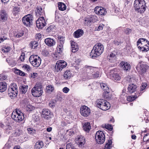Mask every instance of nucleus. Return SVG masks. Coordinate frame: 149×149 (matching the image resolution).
Listing matches in <instances>:
<instances>
[{
	"label": "nucleus",
	"instance_id": "c756f323",
	"mask_svg": "<svg viewBox=\"0 0 149 149\" xmlns=\"http://www.w3.org/2000/svg\"><path fill=\"white\" fill-rule=\"evenodd\" d=\"M28 86L27 85H22L20 86V91L22 94H24L26 93L28 90Z\"/></svg>",
	"mask_w": 149,
	"mask_h": 149
},
{
	"label": "nucleus",
	"instance_id": "5fc2aeb1",
	"mask_svg": "<svg viewBox=\"0 0 149 149\" xmlns=\"http://www.w3.org/2000/svg\"><path fill=\"white\" fill-rule=\"evenodd\" d=\"M28 132L30 134H33L36 132V130L31 128H29L27 129Z\"/></svg>",
	"mask_w": 149,
	"mask_h": 149
},
{
	"label": "nucleus",
	"instance_id": "774afa93",
	"mask_svg": "<svg viewBox=\"0 0 149 149\" xmlns=\"http://www.w3.org/2000/svg\"><path fill=\"white\" fill-rule=\"evenodd\" d=\"M1 80H5L7 77V76L6 75H4L2 74L1 75Z\"/></svg>",
	"mask_w": 149,
	"mask_h": 149
},
{
	"label": "nucleus",
	"instance_id": "cd10ccee",
	"mask_svg": "<svg viewBox=\"0 0 149 149\" xmlns=\"http://www.w3.org/2000/svg\"><path fill=\"white\" fill-rule=\"evenodd\" d=\"M83 127L84 130L87 132H88L91 129L90 124L89 122L85 123Z\"/></svg>",
	"mask_w": 149,
	"mask_h": 149
},
{
	"label": "nucleus",
	"instance_id": "f8f14e48",
	"mask_svg": "<svg viewBox=\"0 0 149 149\" xmlns=\"http://www.w3.org/2000/svg\"><path fill=\"white\" fill-rule=\"evenodd\" d=\"M138 68L139 69V71L142 73H145L149 68V66L146 63L143 62H139Z\"/></svg>",
	"mask_w": 149,
	"mask_h": 149
},
{
	"label": "nucleus",
	"instance_id": "e433bc0d",
	"mask_svg": "<svg viewBox=\"0 0 149 149\" xmlns=\"http://www.w3.org/2000/svg\"><path fill=\"white\" fill-rule=\"evenodd\" d=\"M142 51L146 52L149 50V42L147 44L143 45V47H142L139 49Z\"/></svg>",
	"mask_w": 149,
	"mask_h": 149
},
{
	"label": "nucleus",
	"instance_id": "a19ab883",
	"mask_svg": "<svg viewBox=\"0 0 149 149\" xmlns=\"http://www.w3.org/2000/svg\"><path fill=\"white\" fill-rule=\"evenodd\" d=\"M20 9L19 7L15 6L13 8V13L15 16L19 12Z\"/></svg>",
	"mask_w": 149,
	"mask_h": 149
},
{
	"label": "nucleus",
	"instance_id": "72a5a7b5",
	"mask_svg": "<svg viewBox=\"0 0 149 149\" xmlns=\"http://www.w3.org/2000/svg\"><path fill=\"white\" fill-rule=\"evenodd\" d=\"M58 8L61 11H64L66 10V6L63 3L59 2L58 3Z\"/></svg>",
	"mask_w": 149,
	"mask_h": 149
},
{
	"label": "nucleus",
	"instance_id": "f704fd0d",
	"mask_svg": "<svg viewBox=\"0 0 149 149\" xmlns=\"http://www.w3.org/2000/svg\"><path fill=\"white\" fill-rule=\"evenodd\" d=\"M17 88V86L16 84L15 83H13L10 84L8 90H10V91H12V90L18 91Z\"/></svg>",
	"mask_w": 149,
	"mask_h": 149
},
{
	"label": "nucleus",
	"instance_id": "c9c22d12",
	"mask_svg": "<svg viewBox=\"0 0 149 149\" xmlns=\"http://www.w3.org/2000/svg\"><path fill=\"white\" fill-rule=\"evenodd\" d=\"M57 52L59 54H61L63 50V45L61 44H58V46L57 47Z\"/></svg>",
	"mask_w": 149,
	"mask_h": 149
},
{
	"label": "nucleus",
	"instance_id": "2f4dec72",
	"mask_svg": "<svg viewBox=\"0 0 149 149\" xmlns=\"http://www.w3.org/2000/svg\"><path fill=\"white\" fill-rule=\"evenodd\" d=\"M44 143L42 141H39L37 142L35 146V149H40L44 146Z\"/></svg>",
	"mask_w": 149,
	"mask_h": 149
},
{
	"label": "nucleus",
	"instance_id": "052dcab7",
	"mask_svg": "<svg viewBox=\"0 0 149 149\" xmlns=\"http://www.w3.org/2000/svg\"><path fill=\"white\" fill-rule=\"evenodd\" d=\"M66 149H74V148L72 147V144L71 143L67 144L66 146Z\"/></svg>",
	"mask_w": 149,
	"mask_h": 149
},
{
	"label": "nucleus",
	"instance_id": "6e6d98bb",
	"mask_svg": "<svg viewBox=\"0 0 149 149\" xmlns=\"http://www.w3.org/2000/svg\"><path fill=\"white\" fill-rule=\"evenodd\" d=\"M147 86V84L146 83H144L142 84V85L140 87L141 89L140 90L143 91L144 90L146 86Z\"/></svg>",
	"mask_w": 149,
	"mask_h": 149
},
{
	"label": "nucleus",
	"instance_id": "b1692460",
	"mask_svg": "<svg viewBox=\"0 0 149 149\" xmlns=\"http://www.w3.org/2000/svg\"><path fill=\"white\" fill-rule=\"evenodd\" d=\"M18 92L17 90H12L10 91V90H8V95L11 98H14L16 97L17 95Z\"/></svg>",
	"mask_w": 149,
	"mask_h": 149
},
{
	"label": "nucleus",
	"instance_id": "69168bd1",
	"mask_svg": "<svg viewBox=\"0 0 149 149\" xmlns=\"http://www.w3.org/2000/svg\"><path fill=\"white\" fill-rule=\"evenodd\" d=\"M124 31L126 34H128L131 32V30L130 29L127 28L125 29Z\"/></svg>",
	"mask_w": 149,
	"mask_h": 149
},
{
	"label": "nucleus",
	"instance_id": "dca6fc26",
	"mask_svg": "<svg viewBox=\"0 0 149 149\" xmlns=\"http://www.w3.org/2000/svg\"><path fill=\"white\" fill-rule=\"evenodd\" d=\"M75 141L79 146H82L85 143V138L81 135L77 136L75 139Z\"/></svg>",
	"mask_w": 149,
	"mask_h": 149
},
{
	"label": "nucleus",
	"instance_id": "4d7b16f0",
	"mask_svg": "<svg viewBox=\"0 0 149 149\" xmlns=\"http://www.w3.org/2000/svg\"><path fill=\"white\" fill-rule=\"evenodd\" d=\"M59 42H58V44H62L63 45L65 40L64 38L63 37H61L59 38Z\"/></svg>",
	"mask_w": 149,
	"mask_h": 149
},
{
	"label": "nucleus",
	"instance_id": "0eeeda50",
	"mask_svg": "<svg viewBox=\"0 0 149 149\" xmlns=\"http://www.w3.org/2000/svg\"><path fill=\"white\" fill-rule=\"evenodd\" d=\"M29 61L31 64L35 67L39 66L41 62L40 57L36 55H31L29 57Z\"/></svg>",
	"mask_w": 149,
	"mask_h": 149
},
{
	"label": "nucleus",
	"instance_id": "8fccbe9b",
	"mask_svg": "<svg viewBox=\"0 0 149 149\" xmlns=\"http://www.w3.org/2000/svg\"><path fill=\"white\" fill-rule=\"evenodd\" d=\"M91 22V20L90 19V16L87 17L84 20V23L85 24H88Z\"/></svg>",
	"mask_w": 149,
	"mask_h": 149
},
{
	"label": "nucleus",
	"instance_id": "4468645a",
	"mask_svg": "<svg viewBox=\"0 0 149 149\" xmlns=\"http://www.w3.org/2000/svg\"><path fill=\"white\" fill-rule=\"evenodd\" d=\"M94 12L98 15H104L107 13L105 9L102 7L97 6L94 9Z\"/></svg>",
	"mask_w": 149,
	"mask_h": 149
},
{
	"label": "nucleus",
	"instance_id": "79ce46f5",
	"mask_svg": "<svg viewBox=\"0 0 149 149\" xmlns=\"http://www.w3.org/2000/svg\"><path fill=\"white\" fill-rule=\"evenodd\" d=\"M2 52L3 53L8 52L10 50V47H9L6 46L2 48Z\"/></svg>",
	"mask_w": 149,
	"mask_h": 149
},
{
	"label": "nucleus",
	"instance_id": "20e7f679",
	"mask_svg": "<svg viewBox=\"0 0 149 149\" xmlns=\"http://www.w3.org/2000/svg\"><path fill=\"white\" fill-rule=\"evenodd\" d=\"M11 117L16 122L18 123L22 121L24 118L23 113L17 109H15L12 113Z\"/></svg>",
	"mask_w": 149,
	"mask_h": 149
},
{
	"label": "nucleus",
	"instance_id": "13d9d810",
	"mask_svg": "<svg viewBox=\"0 0 149 149\" xmlns=\"http://www.w3.org/2000/svg\"><path fill=\"white\" fill-rule=\"evenodd\" d=\"M22 68L26 70L27 71H29L30 69V66L27 64H25L22 66Z\"/></svg>",
	"mask_w": 149,
	"mask_h": 149
},
{
	"label": "nucleus",
	"instance_id": "f03ea898",
	"mask_svg": "<svg viewBox=\"0 0 149 149\" xmlns=\"http://www.w3.org/2000/svg\"><path fill=\"white\" fill-rule=\"evenodd\" d=\"M86 70L90 78H97L101 76L100 70L98 68L88 66L86 68Z\"/></svg>",
	"mask_w": 149,
	"mask_h": 149
},
{
	"label": "nucleus",
	"instance_id": "7c9ffc66",
	"mask_svg": "<svg viewBox=\"0 0 149 149\" xmlns=\"http://www.w3.org/2000/svg\"><path fill=\"white\" fill-rule=\"evenodd\" d=\"M111 89H109L104 91L103 95L105 99H109L111 97V93H110Z\"/></svg>",
	"mask_w": 149,
	"mask_h": 149
},
{
	"label": "nucleus",
	"instance_id": "a878e982",
	"mask_svg": "<svg viewBox=\"0 0 149 149\" xmlns=\"http://www.w3.org/2000/svg\"><path fill=\"white\" fill-rule=\"evenodd\" d=\"M72 51L73 52L75 53L77 52L79 49V47L77 44L74 41H72L71 42Z\"/></svg>",
	"mask_w": 149,
	"mask_h": 149
},
{
	"label": "nucleus",
	"instance_id": "2eb2a0df",
	"mask_svg": "<svg viewBox=\"0 0 149 149\" xmlns=\"http://www.w3.org/2000/svg\"><path fill=\"white\" fill-rule=\"evenodd\" d=\"M46 24L45 20L43 17H40L36 21V26L38 28H42Z\"/></svg>",
	"mask_w": 149,
	"mask_h": 149
},
{
	"label": "nucleus",
	"instance_id": "58836bf2",
	"mask_svg": "<svg viewBox=\"0 0 149 149\" xmlns=\"http://www.w3.org/2000/svg\"><path fill=\"white\" fill-rule=\"evenodd\" d=\"M100 84L101 87L104 91L110 89L106 84L103 83H101Z\"/></svg>",
	"mask_w": 149,
	"mask_h": 149
},
{
	"label": "nucleus",
	"instance_id": "9b49d317",
	"mask_svg": "<svg viewBox=\"0 0 149 149\" xmlns=\"http://www.w3.org/2000/svg\"><path fill=\"white\" fill-rule=\"evenodd\" d=\"M108 77L113 80L116 82H118L120 81L121 77L119 74L111 70L110 72L107 74Z\"/></svg>",
	"mask_w": 149,
	"mask_h": 149
},
{
	"label": "nucleus",
	"instance_id": "680f3d73",
	"mask_svg": "<svg viewBox=\"0 0 149 149\" xmlns=\"http://www.w3.org/2000/svg\"><path fill=\"white\" fill-rule=\"evenodd\" d=\"M42 54L45 56H48L49 55V52L47 50H44L42 51Z\"/></svg>",
	"mask_w": 149,
	"mask_h": 149
},
{
	"label": "nucleus",
	"instance_id": "4be33fe9",
	"mask_svg": "<svg viewBox=\"0 0 149 149\" xmlns=\"http://www.w3.org/2000/svg\"><path fill=\"white\" fill-rule=\"evenodd\" d=\"M8 17V15L4 10H2L1 12V21L3 22L6 21Z\"/></svg>",
	"mask_w": 149,
	"mask_h": 149
},
{
	"label": "nucleus",
	"instance_id": "de8ad7c7",
	"mask_svg": "<svg viewBox=\"0 0 149 149\" xmlns=\"http://www.w3.org/2000/svg\"><path fill=\"white\" fill-rule=\"evenodd\" d=\"M144 142H147L149 141V133H147L145 135L143 138Z\"/></svg>",
	"mask_w": 149,
	"mask_h": 149
},
{
	"label": "nucleus",
	"instance_id": "412c9836",
	"mask_svg": "<svg viewBox=\"0 0 149 149\" xmlns=\"http://www.w3.org/2000/svg\"><path fill=\"white\" fill-rule=\"evenodd\" d=\"M116 56L113 52L109 53L107 56V59L111 62H114L116 61Z\"/></svg>",
	"mask_w": 149,
	"mask_h": 149
},
{
	"label": "nucleus",
	"instance_id": "ddd939ff",
	"mask_svg": "<svg viewBox=\"0 0 149 149\" xmlns=\"http://www.w3.org/2000/svg\"><path fill=\"white\" fill-rule=\"evenodd\" d=\"M91 112L90 109L86 106H82L80 109V112L81 115L85 117L88 116Z\"/></svg>",
	"mask_w": 149,
	"mask_h": 149
},
{
	"label": "nucleus",
	"instance_id": "1a4fd4ad",
	"mask_svg": "<svg viewBox=\"0 0 149 149\" xmlns=\"http://www.w3.org/2000/svg\"><path fill=\"white\" fill-rule=\"evenodd\" d=\"M67 64L63 60H60L57 61L55 67V72H58L61 71L63 68L66 67Z\"/></svg>",
	"mask_w": 149,
	"mask_h": 149
},
{
	"label": "nucleus",
	"instance_id": "603ef678",
	"mask_svg": "<svg viewBox=\"0 0 149 149\" xmlns=\"http://www.w3.org/2000/svg\"><path fill=\"white\" fill-rule=\"evenodd\" d=\"M25 58V54L24 53H22L19 57V60L22 62L24 61Z\"/></svg>",
	"mask_w": 149,
	"mask_h": 149
},
{
	"label": "nucleus",
	"instance_id": "864d4df0",
	"mask_svg": "<svg viewBox=\"0 0 149 149\" xmlns=\"http://www.w3.org/2000/svg\"><path fill=\"white\" fill-rule=\"evenodd\" d=\"M104 25L102 24H100L97 28L96 27L95 30V31H100L102 30L103 28Z\"/></svg>",
	"mask_w": 149,
	"mask_h": 149
},
{
	"label": "nucleus",
	"instance_id": "a211bd4d",
	"mask_svg": "<svg viewBox=\"0 0 149 149\" xmlns=\"http://www.w3.org/2000/svg\"><path fill=\"white\" fill-rule=\"evenodd\" d=\"M41 116L42 117L45 119L50 118L51 114L50 111L49 110L46 109H43Z\"/></svg>",
	"mask_w": 149,
	"mask_h": 149
},
{
	"label": "nucleus",
	"instance_id": "6e6552de",
	"mask_svg": "<svg viewBox=\"0 0 149 149\" xmlns=\"http://www.w3.org/2000/svg\"><path fill=\"white\" fill-rule=\"evenodd\" d=\"M95 139L98 143L102 144L105 140V135L103 132L101 131H97L95 135Z\"/></svg>",
	"mask_w": 149,
	"mask_h": 149
},
{
	"label": "nucleus",
	"instance_id": "ea45409f",
	"mask_svg": "<svg viewBox=\"0 0 149 149\" xmlns=\"http://www.w3.org/2000/svg\"><path fill=\"white\" fill-rule=\"evenodd\" d=\"M35 108L32 105L30 104H28L26 105V110L28 112H30L34 110Z\"/></svg>",
	"mask_w": 149,
	"mask_h": 149
},
{
	"label": "nucleus",
	"instance_id": "37998d69",
	"mask_svg": "<svg viewBox=\"0 0 149 149\" xmlns=\"http://www.w3.org/2000/svg\"><path fill=\"white\" fill-rule=\"evenodd\" d=\"M54 89V88L53 86L49 85L47 86L46 90L48 93H50L53 91Z\"/></svg>",
	"mask_w": 149,
	"mask_h": 149
},
{
	"label": "nucleus",
	"instance_id": "393cba45",
	"mask_svg": "<svg viewBox=\"0 0 149 149\" xmlns=\"http://www.w3.org/2000/svg\"><path fill=\"white\" fill-rule=\"evenodd\" d=\"M137 86L133 84H130L128 87V90L129 92L130 93H132L135 92L136 90Z\"/></svg>",
	"mask_w": 149,
	"mask_h": 149
},
{
	"label": "nucleus",
	"instance_id": "39448f33",
	"mask_svg": "<svg viewBox=\"0 0 149 149\" xmlns=\"http://www.w3.org/2000/svg\"><path fill=\"white\" fill-rule=\"evenodd\" d=\"M96 104L97 107L103 110H107L110 107L109 103L103 99L97 100L96 102Z\"/></svg>",
	"mask_w": 149,
	"mask_h": 149
},
{
	"label": "nucleus",
	"instance_id": "49530a36",
	"mask_svg": "<svg viewBox=\"0 0 149 149\" xmlns=\"http://www.w3.org/2000/svg\"><path fill=\"white\" fill-rule=\"evenodd\" d=\"M22 133V130H15V135L16 136H18L21 135Z\"/></svg>",
	"mask_w": 149,
	"mask_h": 149
},
{
	"label": "nucleus",
	"instance_id": "c85d7f7f",
	"mask_svg": "<svg viewBox=\"0 0 149 149\" xmlns=\"http://www.w3.org/2000/svg\"><path fill=\"white\" fill-rule=\"evenodd\" d=\"M36 13L37 15H43L44 14V10L40 6H38L37 7Z\"/></svg>",
	"mask_w": 149,
	"mask_h": 149
},
{
	"label": "nucleus",
	"instance_id": "5701e85b",
	"mask_svg": "<svg viewBox=\"0 0 149 149\" xmlns=\"http://www.w3.org/2000/svg\"><path fill=\"white\" fill-rule=\"evenodd\" d=\"M72 76V74L70 70H67L65 71L63 75V78L65 79H69Z\"/></svg>",
	"mask_w": 149,
	"mask_h": 149
},
{
	"label": "nucleus",
	"instance_id": "c03bdc74",
	"mask_svg": "<svg viewBox=\"0 0 149 149\" xmlns=\"http://www.w3.org/2000/svg\"><path fill=\"white\" fill-rule=\"evenodd\" d=\"M38 42L36 41H31L30 45V47L32 49H35L38 46Z\"/></svg>",
	"mask_w": 149,
	"mask_h": 149
},
{
	"label": "nucleus",
	"instance_id": "0e129e2a",
	"mask_svg": "<svg viewBox=\"0 0 149 149\" xmlns=\"http://www.w3.org/2000/svg\"><path fill=\"white\" fill-rule=\"evenodd\" d=\"M49 107L51 108H53L55 107V103L53 101H50L49 104Z\"/></svg>",
	"mask_w": 149,
	"mask_h": 149
},
{
	"label": "nucleus",
	"instance_id": "aec40b11",
	"mask_svg": "<svg viewBox=\"0 0 149 149\" xmlns=\"http://www.w3.org/2000/svg\"><path fill=\"white\" fill-rule=\"evenodd\" d=\"M45 42L46 44L49 46H53L55 44V41L52 39L48 38L45 40Z\"/></svg>",
	"mask_w": 149,
	"mask_h": 149
},
{
	"label": "nucleus",
	"instance_id": "9d476101",
	"mask_svg": "<svg viewBox=\"0 0 149 149\" xmlns=\"http://www.w3.org/2000/svg\"><path fill=\"white\" fill-rule=\"evenodd\" d=\"M33 16L31 14H28L22 18V22L26 26H29L32 24Z\"/></svg>",
	"mask_w": 149,
	"mask_h": 149
},
{
	"label": "nucleus",
	"instance_id": "f257e3e1",
	"mask_svg": "<svg viewBox=\"0 0 149 149\" xmlns=\"http://www.w3.org/2000/svg\"><path fill=\"white\" fill-rule=\"evenodd\" d=\"M104 50L103 45L100 43H98L93 47L90 53V56L93 58H95L100 56L103 53Z\"/></svg>",
	"mask_w": 149,
	"mask_h": 149
},
{
	"label": "nucleus",
	"instance_id": "bf43d9fd",
	"mask_svg": "<svg viewBox=\"0 0 149 149\" xmlns=\"http://www.w3.org/2000/svg\"><path fill=\"white\" fill-rule=\"evenodd\" d=\"M7 39V35L6 34H4L3 36H1V42H3L4 40H5Z\"/></svg>",
	"mask_w": 149,
	"mask_h": 149
},
{
	"label": "nucleus",
	"instance_id": "7ed1b4c3",
	"mask_svg": "<svg viewBox=\"0 0 149 149\" xmlns=\"http://www.w3.org/2000/svg\"><path fill=\"white\" fill-rule=\"evenodd\" d=\"M145 4L144 0H135L134 3V9L139 13H143L146 9Z\"/></svg>",
	"mask_w": 149,
	"mask_h": 149
},
{
	"label": "nucleus",
	"instance_id": "09e8293b",
	"mask_svg": "<svg viewBox=\"0 0 149 149\" xmlns=\"http://www.w3.org/2000/svg\"><path fill=\"white\" fill-rule=\"evenodd\" d=\"M55 26L54 25H50L48 27L47 29V32H51L53 31L55 28Z\"/></svg>",
	"mask_w": 149,
	"mask_h": 149
},
{
	"label": "nucleus",
	"instance_id": "4c0bfd02",
	"mask_svg": "<svg viewBox=\"0 0 149 149\" xmlns=\"http://www.w3.org/2000/svg\"><path fill=\"white\" fill-rule=\"evenodd\" d=\"M24 34V32L23 30H20L14 34V36L17 38H20L23 36Z\"/></svg>",
	"mask_w": 149,
	"mask_h": 149
},
{
	"label": "nucleus",
	"instance_id": "423d86ee",
	"mask_svg": "<svg viewBox=\"0 0 149 149\" xmlns=\"http://www.w3.org/2000/svg\"><path fill=\"white\" fill-rule=\"evenodd\" d=\"M31 92L32 95L36 97L40 96L43 93V89L41 85L36 84L32 88Z\"/></svg>",
	"mask_w": 149,
	"mask_h": 149
},
{
	"label": "nucleus",
	"instance_id": "a18cd8bd",
	"mask_svg": "<svg viewBox=\"0 0 149 149\" xmlns=\"http://www.w3.org/2000/svg\"><path fill=\"white\" fill-rule=\"evenodd\" d=\"M137 97V96L135 95L129 96L127 98V100L128 101L132 102L135 100Z\"/></svg>",
	"mask_w": 149,
	"mask_h": 149
},
{
	"label": "nucleus",
	"instance_id": "6ab92c4d",
	"mask_svg": "<svg viewBox=\"0 0 149 149\" xmlns=\"http://www.w3.org/2000/svg\"><path fill=\"white\" fill-rule=\"evenodd\" d=\"M149 42L145 39L143 38H140L137 42V45L138 48L139 49L142 47H143V45H147Z\"/></svg>",
	"mask_w": 149,
	"mask_h": 149
},
{
	"label": "nucleus",
	"instance_id": "473e14b6",
	"mask_svg": "<svg viewBox=\"0 0 149 149\" xmlns=\"http://www.w3.org/2000/svg\"><path fill=\"white\" fill-rule=\"evenodd\" d=\"M1 92H5L7 89L6 83L4 81L1 82Z\"/></svg>",
	"mask_w": 149,
	"mask_h": 149
},
{
	"label": "nucleus",
	"instance_id": "3c124183",
	"mask_svg": "<svg viewBox=\"0 0 149 149\" xmlns=\"http://www.w3.org/2000/svg\"><path fill=\"white\" fill-rule=\"evenodd\" d=\"M104 127L109 130L111 131L112 129V126L111 125L109 124H105Z\"/></svg>",
	"mask_w": 149,
	"mask_h": 149
},
{
	"label": "nucleus",
	"instance_id": "e2e57ef3",
	"mask_svg": "<svg viewBox=\"0 0 149 149\" xmlns=\"http://www.w3.org/2000/svg\"><path fill=\"white\" fill-rule=\"evenodd\" d=\"M62 90L64 93H67L69 91L70 89L67 87H65L63 88Z\"/></svg>",
	"mask_w": 149,
	"mask_h": 149
},
{
	"label": "nucleus",
	"instance_id": "338daca9",
	"mask_svg": "<svg viewBox=\"0 0 149 149\" xmlns=\"http://www.w3.org/2000/svg\"><path fill=\"white\" fill-rule=\"evenodd\" d=\"M67 133H69L70 136L71 135H72L74 134V132L72 130H70L68 131H67Z\"/></svg>",
	"mask_w": 149,
	"mask_h": 149
},
{
	"label": "nucleus",
	"instance_id": "bb28decb",
	"mask_svg": "<svg viewBox=\"0 0 149 149\" xmlns=\"http://www.w3.org/2000/svg\"><path fill=\"white\" fill-rule=\"evenodd\" d=\"M84 34L83 31L81 29H79L76 31L74 33V37L76 38H79L82 36Z\"/></svg>",
	"mask_w": 149,
	"mask_h": 149
},
{
	"label": "nucleus",
	"instance_id": "f3484780",
	"mask_svg": "<svg viewBox=\"0 0 149 149\" xmlns=\"http://www.w3.org/2000/svg\"><path fill=\"white\" fill-rule=\"evenodd\" d=\"M120 67L125 71H128L130 69L131 66L130 64L126 62L122 61L120 64Z\"/></svg>",
	"mask_w": 149,
	"mask_h": 149
}]
</instances>
